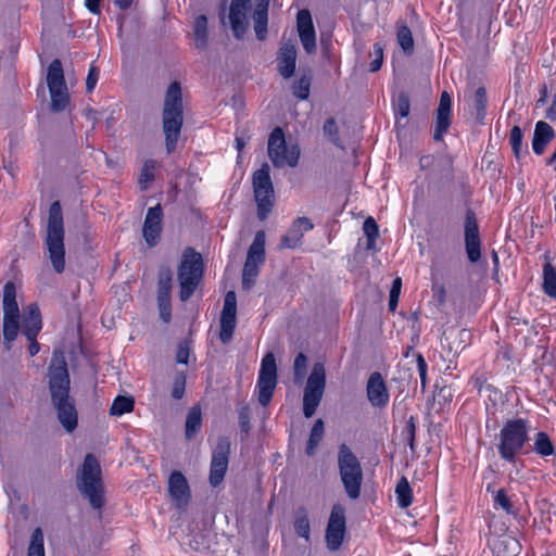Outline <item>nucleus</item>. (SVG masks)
<instances>
[{
    "label": "nucleus",
    "instance_id": "f257e3e1",
    "mask_svg": "<svg viewBox=\"0 0 556 556\" xmlns=\"http://www.w3.org/2000/svg\"><path fill=\"white\" fill-rule=\"evenodd\" d=\"M48 378L51 405L62 427L71 433L77 428L78 413L75 400L70 393L71 380L67 364L62 352L55 351L53 353Z\"/></svg>",
    "mask_w": 556,
    "mask_h": 556
},
{
    "label": "nucleus",
    "instance_id": "f03ea898",
    "mask_svg": "<svg viewBox=\"0 0 556 556\" xmlns=\"http://www.w3.org/2000/svg\"><path fill=\"white\" fill-rule=\"evenodd\" d=\"M163 131L167 153H172L178 142L184 124V104L181 86L178 81L172 83L165 93L162 112Z\"/></svg>",
    "mask_w": 556,
    "mask_h": 556
},
{
    "label": "nucleus",
    "instance_id": "7ed1b4c3",
    "mask_svg": "<svg viewBox=\"0 0 556 556\" xmlns=\"http://www.w3.org/2000/svg\"><path fill=\"white\" fill-rule=\"evenodd\" d=\"M64 222L62 207L54 201L49 208L46 247L48 256L55 273L62 274L65 269Z\"/></svg>",
    "mask_w": 556,
    "mask_h": 556
},
{
    "label": "nucleus",
    "instance_id": "20e7f679",
    "mask_svg": "<svg viewBox=\"0 0 556 556\" xmlns=\"http://www.w3.org/2000/svg\"><path fill=\"white\" fill-rule=\"evenodd\" d=\"M101 467L93 454H87L77 476V488L94 509L104 504V489L101 479Z\"/></svg>",
    "mask_w": 556,
    "mask_h": 556
},
{
    "label": "nucleus",
    "instance_id": "39448f33",
    "mask_svg": "<svg viewBox=\"0 0 556 556\" xmlns=\"http://www.w3.org/2000/svg\"><path fill=\"white\" fill-rule=\"evenodd\" d=\"M338 469L346 495L351 500H357L361 496L363 469L361 462L345 443L339 446Z\"/></svg>",
    "mask_w": 556,
    "mask_h": 556
},
{
    "label": "nucleus",
    "instance_id": "423d86ee",
    "mask_svg": "<svg viewBox=\"0 0 556 556\" xmlns=\"http://www.w3.org/2000/svg\"><path fill=\"white\" fill-rule=\"evenodd\" d=\"M203 268L202 255L193 248H187L178 266L179 298L181 301H188L192 296L202 279Z\"/></svg>",
    "mask_w": 556,
    "mask_h": 556
},
{
    "label": "nucleus",
    "instance_id": "0eeeda50",
    "mask_svg": "<svg viewBox=\"0 0 556 556\" xmlns=\"http://www.w3.org/2000/svg\"><path fill=\"white\" fill-rule=\"evenodd\" d=\"M498 453L507 462H514L516 455L528 441V424L525 419L508 420L501 430Z\"/></svg>",
    "mask_w": 556,
    "mask_h": 556
},
{
    "label": "nucleus",
    "instance_id": "6e6552de",
    "mask_svg": "<svg viewBox=\"0 0 556 556\" xmlns=\"http://www.w3.org/2000/svg\"><path fill=\"white\" fill-rule=\"evenodd\" d=\"M268 157L277 168L295 167L299 163L301 150L298 144H287L281 127H275L269 134L267 143Z\"/></svg>",
    "mask_w": 556,
    "mask_h": 556
},
{
    "label": "nucleus",
    "instance_id": "1a4fd4ad",
    "mask_svg": "<svg viewBox=\"0 0 556 556\" xmlns=\"http://www.w3.org/2000/svg\"><path fill=\"white\" fill-rule=\"evenodd\" d=\"M252 185L257 204V217L260 220H265L274 206V186L267 163L262 164L261 168L254 172Z\"/></svg>",
    "mask_w": 556,
    "mask_h": 556
},
{
    "label": "nucleus",
    "instance_id": "9d476101",
    "mask_svg": "<svg viewBox=\"0 0 556 556\" xmlns=\"http://www.w3.org/2000/svg\"><path fill=\"white\" fill-rule=\"evenodd\" d=\"M3 339L7 350H11L20 329V308L16 302L14 282L8 281L3 287Z\"/></svg>",
    "mask_w": 556,
    "mask_h": 556
},
{
    "label": "nucleus",
    "instance_id": "9b49d317",
    "mask_svg": "<svg viewBox=\"0 0 556 556\" xmlns=\"http://www.w3.org/2000/svg\"><path fill=\"white\" fill-rule=\"evenodd\" d=\"M326 387V370L321 363H315L307 378L303 396V414L306 418H311L324 395Z\"/></svg>",
    "mask_w": 556,
    "mask_h": 556
},
{
    "label": "nucleus",
    "instance_id": "f8f14e48",
    "mask_svg": "<svg viewBox=\"0 0 556 556\" xmlns=\"http://www.w3.org/2000/svg\"><path fill=\"white\" fill-rule=\"evenodd\" d=\"M276 386L277 366L275 355L271 352H268L262 359L257 380L258 402L262 406L265 407L269 404Z\"/></svg>",
    "mask_w": 556,
    "mask_h": 556
},
{
    "label": "nucleus",
    "instance_id": "ddd939ff",
    "mask_svg": "<svg viewBox=\"0 0 556 556\" xmlns=\"http://www.w3.org/2000/svg\"><path fill=\"white\" fill-rule=\"evenodd\" d=\"M231 442L228 437L222 435L217 439L216 446L212 452L208 481L213 488L218 486L225 478L228 469Z\"/></svg>",
    "mask_w": 556,
    "mask_h": 556
},
{
    "label": "nucleus",
    "instance_id": "4468645a",
    "mask_svg": "<svg viewBox=\"0 0 556 556\" xmlns=\"http://www.w3.org/2000/svg\"><path fill=\"white\" fill-rule=\"evenodd\" d=\"M345 508L341 504H334L326 529V543L330 551H337L341 546L345 535Z\"/></svg>",
    "mask_w": 556,
    "mask_h": 556
},
{
    "label": "nucleus",
    "instance_id": "2eb2a0df",
    "mask_svg": "<svg viewBox=\"0 0 556 556\" xmlns=\"http://www.w3.org/2000/svg\"><path fill=\"white\" fill-rule=\"evenodd\" d=\"M173 273L168 266H161L157 279V305L160 318L164 323L170 320V290Z\"/></svg>",
    "mask_w": 556,
    "mask_h": 556
},
{
    "label": "nucleus",
    "instance_id": "dca6fc26",
    "mask_svg": "<svg viewBox=\"0 0 556 556\" xmlns=\"http://www.w3.org/2000/svg\"><path fill=\"white\" fill-rule=\"evenodd\" d=\"M465 249L469 262L477 263L481 257V241L475 213L468 210L465 218Z\"/></svg>",
    "mask_w": 556,
    "mask_h": 556
},
{
    "label": "nucleus",
    "instance_id": "f3484780",
    "mask_svg": "<svg viewBox=\"0 0 556 556\" xmlns=\"http://www.w3.org/2000/svg\"><path fill=\"white\" fill-rule=\"evenodd\" d=\"M237 296L235 291H228L224 299V306L220 316L219 338L223 343L230 341L236 328Z\"/></svg>",
    "mask_w": 556,
    "mask_h": 556
},
{
    "label": "nucleus",
    "instance_id": "a211bd4d",
    "mask_svg": "<svg viewBox=\"0 0 556 556\" xmlns=\"http://www.w3.org/2000/svg\"><path fill=\"white\" fill-rule=\"evenodd\" d=\"M296 28L300 41L307 54L316 52V34L311 12L307 9L300 10L296 15Z\"/></svg>",
    "mask_w": 556,
    "mask_h": 556
},
{
    "label": "nucleus",
    "instance_id": "6ab92c4d",
    "mask_svg": "<svg viewBox=\"0 0 556 556\" xmlns=\"http://www.w3.org/2000/svg\"><path fill=\"white\" fill-rule=\"evenodd\" d=\"M163 211L160 204L150 207L143 223V238L149 247L157 244L162 232Z\"/></svg>",
    "mask_w": 556,
    "mask_h": 556
},
{
    "label": "nucleus",
    "instance_id": "aec40b11",
    "mask_svg": "<svg viewBox=\"0 0 556 556\" xmlns=\"http://www.w3.org/2000/svg\"><path fill=\"white\" fill-rule=\"evenodd\" d=\"M168 493L177 508H185L190 500V488L180 471H173L168 479Z\"/></svg>",
    "mask_w": 556,
    "mask_h": 556
},
{
    "label": "nucleus",
    "instance_id": "412c9836",
    "mask_svg": "<svg viewBox=\"0 0 556 556\" xmlns=\"http://www.w3.org/2000/svg\"><path fill=\"white\" fill-rule=\"evenodd\" d=\"M367 397L375 407H384L389 402L387 384L380 372L375 371L367 381Z\"/></svg>",
    "mask_w": 556,
    "mask_h": 556
},
{
    "label": "nucleus",
    "instance_id": "4be33fe9",
    "mask_svg": "<svg viewBox=\"0 0 556 556\" xmlns=\"http://www.w3.org/2000/svg\"><path fill=\"white\" fill-rule=\"evenodd\" d=\"M452 99L447 91H443L437 109L435 128L433 139L441 141L451 125Z\"/></svg>",
    "mask_w": 556,
    "mask_h": 556
},
{
    "label": "nucleus",
    "instance_id": "5701e85b",
    "mask_svg": "<svg viewBox=\"0 0 556 556\" xmlns=\"http://www.w3.org/2000/svg\"><path fill=\"white\" fill-rule=\"evenodd\" d=\"M296 55L295 45L291 41L283 42L279 48L277 70L283 78L288 79L293 76L295 72Z\"/></svg>",
    "mask_w": 556,
    "mask_h": 556
},
{
    "label": "nucleus",
    "instance_id": "b1692460",
    "mask_svg": "<svg viewBox=\"0 0 556 556\" xmlns=\"http://www.w3.org/2000/svg\"><path fill=\"white\" fill-rule=\"evenodd\" d=\"M313 223L307 217L296 218L288 232L281 237L280 249H295L304 236V232L312 230Z\"/></svg>",
    "mask_w": 556,
    "mask_h": 556
},
{
    "label": "nucleus",
    "instance_id": "393cba45",
    "mask_svg": "<svg viewBox=\"0 0 556 556\" xmlns=\"http://www.w3.org/2000/svg\"><path fill=\"white\" fill-rule=\"evenodd\" d=\"M42 328L41 315L36 303H30L22 319V332L27 339L37 338Z\"/></svg>",
    "mask_w": 556,
    "mask_h": 556
},
{
    "label": "nucleus",
    "instance_id": "a878e982",
    "mask_svg": "<svg viewBox=\"0 0 556 556\" xmlns=\"http://www.w3.org/2000/svg\"><path fill=\"white\" fill-rule=\"evenodd\" d=\"M250 7L230 3L229 8V22L233 36L241 39L248 30L249 22L247 13Z\"/></svg>",
    "mask_w": 556,
    "mask_h": 556
},
{
    "label": "nucleus",
    "instance_id": "bb28decb",
    "mask_svg": "<svg viewBox=\"0 0 556 556\" xmlns=\"http://www.w3.org/2000/svg\"><path fill=\"white\" fill-rule=\"evenodd\" d=\"M555 131L553 127L543 121L536 123L533 138L532 149L535 154L541 155L544 153L546 146L554 139Z\"/></svg>",
    "mask_w": 556,
    "mask_h": 556
},
{
    "label": "nucleus",
    "instance_id": "cd10ccee",
    "mask_svg": "<svg viewBox=\"0 0 556 556\" xmlns=\"http://www.w3.org/2000/svg\"><path fill=\"white\" fill-rule=\"evenodd\" d=\"M265 231L258 230L255 233L254 240L250 245L247 254L245 263L261 266L265 262Z\"/></svg>",
    "mask_w": 556,
    "mask_h": 556
},
{
    "label": "nucleus",
    "instance_id": "c85d7f7f",
    "mask_svg": "<svg viewBox=\"0 0 556 556\" xmlns=\"http://www.w3.org/2000/svg\"><path fill=\"white\" fill-rule=\"evenodd\" d=\"M447 346L454 354L460 353L470 341L471 333L467 329H452L444 333Z\"/></svg>",
    "mask_w": 556,
    "mask_h": 556
},
{
    "label": "nucleus",
    "instance_id": "c756f323",
    "mask_svg": "<svg viewBox=\"0 0 556 556\" xmlns=\"http://www.w3.org/2000/svg\"><path fill=\"white\" fill-rule=\"evenodd\" d=\"M193 37L195 48L204 50L208 43L207 17L201 14L193 22Z\"/></svg>",
    "mask_w": 556,
    "mask_h": 556
},
{
    "label": "nucleus",
    "instance_id": "7c9ffc66",
    "mask_svg": "<svg viewBox=\"0 0 556 556\" xmlns=\"http://www.w3.org/2000/svg\"><path fill=\"white\" fill-rule=\"evenodd\" d=\"M202 426V414L199 406H192L186 418L185 435L187 440H192L200 431Z\"/></svg>",
    "mask_w": 556,
    "mask_h": 556
},
{
    "label": "nucleus",
    "instance_id": "2f4dec72",
    "mask_svg": "<svg viewBox=\"0 0 556 556\" xmlns=\"http://www.w3.org/2000/svg\"><path fill=\"white\" fill-rule=\"evenodd\" d=\"M47 85L49 89L66 87L63 66L59 59L53 60L48 67Z\"/></svg>",
    "mask_w": 556,
    "mask_h": 556
},
{
    "label": "nucleus",
    "instance_id": "473e14b6",
    "mask_svg": "<svg viewBox=\"0 0 556 556\" xmlns=\"http://www.w3.org/2000/svg\"><path fill=\"white\" fill-rule=\"evenodd\" d=\"M472 110H475V116L478 123L483 124L486 115L488 96L484 87H479L475 91V94L470 103Z\"/></svg>",
    "mask_w": 556,
    "mask_h": 556
},
{
    "label": "nucleus",
    "instance_id": "72a5a7b5",
    "mask_svg": "<svg viewBox=\"0 0 556 556\" xmlns=\"http://www.w3.org/2000/svg\"><path fill=\"white\" fill-rule=\"evenodd\" d=\"M520 552L519 542L511 536L497 540L493 546L494 556H517Z\"/></svg>",
    "mask_w": 556,
    "mask_h": 556
},
{
    "label": "nucleus",
    "instance_id": "f704fd0d",
    "mask_svg": "<svg viewBox=\"0 0 556 556\" xmlns=\"http://www.w3.org/2000/svg\"><path fill=\"white\" fill-rule=\"evenodd\" d=\"M294 531L299 536L309 542L311 525L305 507H299L295 511Z\"/></svg>",
    "mask_w": 556,
    "mask_h": 556
},
{
    "label": "nucleus",
    "instance_id": "c9c22d12",
    "mask_svg": "<svg viewBox=\"0 0 556 556\" xmlns=\"http://www.w3.org/2000/svg\"><path fill=\"white\" fill-rule=\"evenodd\" d=\"M324 432H325V425H324L323 419L319 418L314 422V425L311 429V432H309V438H308V441L306 444V450H305V452L308 456H313L315 454L316 447L323 440Z\"/></svg>",
    "mask_w": 556,
    "mask_h": 556
},
{
    "label": "nucleus",
    "instance_id": "e433bc0d",
    "mask_svg": "<svg viewBox=\"0 0 556 556\" xmlns=\"http://www.w3.org/2000/svg\"><path fill=\"white\" fill-rule=\"evenodd\" d=\"M51 98V110L53 112H62L65 110L70 101L67 87L49 89Z\"/></svg>",
    "mask_w": 556,
    "mask_h": 556
},
{
    "label": "nucleus",
    "instance_id": "4c0bfd02",
    "mask_svg": "<svg viewBox=\"0 0 556 556\" xmlns=\"http://www.w3.org/2000/svg\"><path fill=\"white\" fill-rule=\"evenodd\" d=\"M395 494L397 497V503L400 507L406 508L413 502V492L412 488L405 477H402L396 484Z\"/></svg>",
    "mask_w": 556,
    "mask_h": 556
},
{
    "label": "nucleus",
    "instance_id": "58836bf2",
    "mask_svg": "<svg viewBox=\"0 0 556 556\" xmlns=\"http://www.w3.org/2000/svg\"><path fill=\"white\" fill-rule=\"evenodd\" d=\"M134 406L135 401L132 396L118 395L111 405L110 414L112 416H122L125 413L132 412Z\"/></svg>",
    "mask_w": 556,
    "mask_h": 556
},
{
    "label": "nucleus",
    "instance_id": "ea45409f",
    "mask_svg": "<svg viewBox=\"0 0 556 556\" xmlns=\"http://www.w3.org/2000/svg\"><path fill=\"white\" fill-rule=\"evenodd\" d=\"M533 448L541 456H549L555 453L554 445L545 432L536 433Z\"/></svg>",
    "mask_w": 556,
    "mask_h": 556
},
{
    "label": "nucleus",
    "instance_id": "a19ab883",
    "mask_svg": "<svg viewBox=\"0 0 556 556\" xmlns=\"http://www.w3.org/2000/svg\"><path fill=\"white\" fill-rule=\"evenodd\" d=\"M543 288L547 295L556 298V270L551 264L544 266Z\"/></svg>",
    "mask_w": 556,
    "mask_h": 556
},
{
    "label": "nucleus",
    "instance_id": "79ce46f5",
    "mask_svg": "<svg viewBox=\"0 0 556 556\" xmlns=\"http://www.w3.org/2000/svg\"><path fill=\"white\" fill-rule=\"evenodd\" d=\"M252 18L254 22L256 38L258 40H264L267 35L268 12L254 10Z\"/></svg>",
    "mask_w": 556,
    "mask_h": 556
},
{
    "label": "nucleus",
    "instance_id": "37998d69",
    "mask_svg": "<svg viewBox=\"0 0 556 556\" xmlns=\"http://www.w3.org/2000/svg\"><path fill=\"white\" fill-rule=\"evenodd\" d=\"M155 162L153 160H147L141 168L138 184L140 190L144 191L148 189V185L154 180Z\"/></svg>",
    "mask_w": 556,
    "mask_h": 556
},
{
    "label": "nucleus",
    "instance_id": "c03bdc74",
    "mask_svg": "<svg viewBox=\"0 0 556 556\" xmlns=\"http://www.w3.org/2000/svg\"><path fill=\"white\" fill-rule=\"evenodd\" d=\"M28 556H45L43 534L40 528H36L31 534Z\"/></svg>",
    "mask_w": 556,
    "mask_h": 556
},
{
    "label": "nucleus",
    "instance_id": "a18cd8bd",
    "mask_svg": "<svg viewBox=\"0 0 556 556\" xmlns=\"http://www.w3.org/2000/svg\"><path fill=\"white\" fill-rule=\"evenodd\" d=\"M397 41L406 54H412L414 51V39L412 31L407 26H401L397 30Z\"/></svg>",
    "mask_w": 556,
    "mask_h": 556
},
{
    "label": "nucleus",
    "instance_id": "49530a36",
    "mask_svg": "<svg viewBox=\"0 0 556 556\" xmlns=\"http://www.w3.org/2000/svg\"><path fill=\"white\" fill-rule=\"evenodd\" d=\"M258 268L260 266L254 264L244 263L242 270V288L244 290H250L255 285L256 277L260 271Z\"/></svg>",
    "mask_w": 556,
    "mask_h": 556
},
{
    "label": "nucleus",
    "instance_id": "de8ad7c7",
    "mask_svg": "<svg viewBox=\"0 0 556 556\" xmlns=\"http://www.w3.org/2000/svg\"><path fill=\"white\" fill-rule=\"evenodd\" d=\"M307 357L304 353H299L294 359L293 374L294 382L301 383L306 375Z\"/></svg>",
    "mask_w": 556,
    "mask_h": 556
},
{
    "label": "nucleus",
    "instance_id": "09e8293b",
    "mask_svg": "<svg viewBox=\"0 0 556 556\" xmlns=\"http://www.w3.org/2000/svg\"><path fill=\"white\" fill-rule=\"evenodd\" d=\"M311 78L303 76L293 84V94L300 100H306L309 96Z\"/></svg>",
    "mask_w": 556,
    "mask_h": 556
},
{
    "label": "nucleus",
    "instance_id": "8fccbe9b",
    "mask_svg": "<svg viewBox=\"0 0 556 556\" xmlns=\"http://www.w3.org/2000/svg\"><path fill=\"white\" fill-rule=\"evenodd\" d=\"M509 142L516 159H520L522 150V131L519 126H514L510 130Z\"/></svg>",
    "mask_w": 556,
    "mask_h": 556
},
{
    "label": "nucleus",
    "instance_id": "3c124183",
    "mask_svg": "<svg viewBox=\"0 0 556 556\" xmlns=\"http://www.w3.org/2000/svg\"><path fill=\"white\" fill-rule=\"evenodd\" d=\"M185 390H186V375L184 371H180L174 378L172 396L176 400H180L185 395Z\"/></svg>",
    "mask_w": 556,
    "mask_h": 556
},
{
    "label": "nucleus",
    "instance_id": "603ef678",
    "mask_svg": "<svg viewBox=\"0 0 556 556\" xmlns=\"http://www.w3.org/2000/svg\"><path fill=\"white\" fill-rule=\"evenodd\" d=\"M409 98L405 92H401L397 97L395 113L400 117H407L409 114Z\"/></svg>",
    "mask_w": 556,
    "mask_h": 556
},
{
    "label": "nucleus",
    "instance_id": "864d4df0",
    "mask_svg": "<svg viewBox=\"0 0 556 556\" xmlns=\"http://www.w3.org/2000/svg\"><path fill=\"white\" fill-rule=\"evenodd\" d=\"M405 433H406L407 444H408L410 451L415 452V450H416V445H415L416 425H415V418L413 416H410L406 422Z\"/></svg>",
    "mask_w": 556,
    "mask_h": 556
},
{
    "label": "nucleus",
    "instance_id": "5fc2aeb1",
    "mask_svg": "<svg viewBox=\"0 0 556 556\" xmlns=\"http://www.w3.org/2000/svg\"><path fill=\"white\" fill-rule=\"evenodd\" d=\"M494 502L496 505L501 506L507 514H514L513 504L509 497L506 495L505 490L501 489L497 491Z\"/></svg>",
    "mask_w": 556,
    "mask_h": 556
},
{
    "label": "nucleus",
    "instance_id": "6e6d98bb",
    "mask_svg": "<svg viewBox=\"0 0 556 556\" xmlns=\"http://www.w3.org/2000/svg\"><path fill=\"white\" fill-rule=\"evenodd\" d=\"M324 132L329 137V140L334 144H338V126L334 118H328L324 124Z\"/></svg>",
    "mask_w": 556,
    "mask_h": 556
},
{
    "label": "nucleus",
    "instance_id": "4d7b16f0",
    "mask_svg": "<svg viewBox=\"0 0 556 556\" xmlns=\"http://www.w3.org/2000/svg\"><path fill=\"white\" fill-rule=\"evenodd\" d=\"M363 230L367 237V239H377L379 236V228L376 220L372 217H368L365 219L363 224Z\"/></svg>",
    "mask_w": 556,
    "mask_h": 556
},
{
    "label": "nucleus",
    "instance_id": "13d9d810",
    "mask_svg": "<svg viewBox=\"0 0 556 556\" xmlns=\"http://www.w3.org/2000/svg\"><path fill=\"white\" fill-rule=\"evenodd\" d=\"M239 426L241 432L248 434L251 429L250 424V409L248 406H243L239 410Z\"/></svg>",
    "mask_w": 556,
    "mask_h": 556
},
{
    "label": "nucleus",
    "instance_id": "bf43d9fd",
    "mask_svg": "<svg viewBox=\"0 0 556 556\" xmlns=\"http://www.w3.org/2000/svg\"><path fill=\"white\" fill-rule=\"evenodd\" d=\"M190 354V346L188 341H182L178 344L177 353H176V362L179 364H188Z\"/></svg>",
    "mask_w": 556,
    "mask_h": 556
},
{
    "label": "nucleus",
    "instance_id": "052dcab7",
    "mask_svg": "<svg viewBox=\"0 0 556 556\" xmlns=\"http://www.w3.org/2000/svg\"><path fill=\"white\" fill-rule=\"evenodd\" d=\"M99 74H100L99 68L94 65H91L89 68L87 78H86L87 92H91L94 89V87L98 83V79H99Z\"/></svg>",
    "mask_w": 556,
    "mask_h": 556
},
{
    "label": "nucleus",
    "instance_id": "680f3d73",
    "mask_svg": "<svg viewBox=\"0 0 556 556\" xmlns=\"http://www.w3.org/2000/svg\"><path fill=\"white\" fill-rule=\"evenodd\" d=\"M470 382L480 393L483 390L492 391V386L488 383V378L484 375H475Z\"/></svg>",
    "mask_w": 556,
    "mask_h": 556
},
{
    "label": "nucleus",
    "instance_id": "e2e57ef3",
    "mask_svg": "<svg viewBox=\"0 0 556 556\" xmlns=\"http://www.w3.org/2000/svg\"><path fill=\"white\" fill-rule=\"evenodd\" d=\"M375 59L370 63V72H377L380 70L383 60V50L379 43H375Z\"/></svg>",
    "mask_w": 556,
    "mask_h": 556
},
{
    "label": "nucleus",
    "instance_id": "0e129e2a",
    "mask_svg": "<svg viewBox=\"0 0 556 556\" xmlns=\"http://www.w3.org/2000/svg\"><path fill=\"white\" fill-rule=\"evenodd\" d=\"M416 361H417V367H418V372H419V377H420V382H421L422 388H425L426 387V377H427V363L420 353H418L416 355Z\"/></svg>",
    "mask_w": 556,
    "mask_h": 556
},
{
    "label": "nucleus",
    "instance_id": "69168bd1",
    "mask_svg": "<svg viewBox=\"0 0 556 556\" xmlns=\"http://www.w3.org/2000/svg\"><path fill=\"white\" fill-rule=\"evenodd\" d=\"M545 117L552 122L556 121V93L553 96L552 104L546 110Z\"/></svg>",
    "mask_w": 556,
    "mask_h": 556
},
{
    "label": "nucleus",
    "instance_id": "338daca9",
    "mask_svg": "<svg viewBox=\"0 0 556 556\" xmlns=\"http://www.w3.org/2000/svg\"><path fill=\"white\" fill-rule=\"evenodd\" d=\"M100 3H101V0H86L85 1L86 8L93 14L100 13Z\"/></svg>",
    "mask_w": 556,
    "mask_h": 556
},
{
    "label": "nucleus",
    "instance_id": "774afa93",
    "mask_svg": "<svg viewBox=\"0 0 556 556\" xmlns=\"http://www.w3.org/2000/svg\"><path fill=\"white\" fill-rule=\"evenodd\" d=\"M547 97H548L547 87L545 85H543L540 89V98L536 101V104L544 105L546 103Z\"/></svg>",
    "mask_w": 556,
    "mask_h": 556
}]
</instances>
